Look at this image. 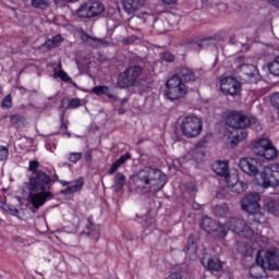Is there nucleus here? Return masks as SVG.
Wrapping results in <instances>:
<instances>
[{
	"mask_svg": "<svg viewBox=\"0 0 279 279\" xmlns=\"http://www.w3.org/2000/svg\"><path fill=\"white\" fill-rule=\"evenodd\" d=\"M137 182L143 184L145 189H149L151 193H158L167 184V174L160 171V169L145 167L137 172Z\"/></svg>",
	"mask_w": 279,
	"mask_h": 279,
	"instance_id": "nucleus-1",
	"label": "nucleus"
},
{
	"mask_svg": "<svg viewBox=\"0 0 279 279\" xmlns=\"http://www.w3.org/2000/svg\"><path fill=\"white\" fill-rule=\"evenodd\" d=\"M257 266H253L250 270L254 276L256 269H268L269 271L279 270V248H270L267 251H258L256 256Z\"/></svg>",
	"mask_w": 279,
	"mask_h": 279,
	"instance_id": "nucleus-2",
	"label": "nucleus"
},
{
	"mask_svg": "<svg viewBox=\"0 0 279 279\" xmlns=\"http://www.w3.org/2000/svg\"><path fill=\"white\" fill-rule=\"evenodd\" d=\"M145 70L140 65H131L118 75L117 84L119 88H132L138 86Z\"/></svg>",
	"mask_w": 279,
	"mask_h": 279,
	"instance_id": "nucleus-3",
	"label": "nucleus"
},
{
	"mask_svg": "<svg viewBox=\"0 0 279 279\" xmlns=\"http://www.w3.org/2000/svg\"><path fill=\"white\" fill-rule=\"evenodd\" d=\"M180 130L185 138H197L204 130V122L196 116H186L181 118Z\"/></svg>",
	"mask_w": 279,
	"mask_h": 279,
	"instance_id": "nucleus-4",
	"label": "nucleus"
},
{
	"mask_svg": "<svg viewBox=\"0 0 279 279\" xmlns=\"http://www.w3.org/2000/svg\"><path fill=\"white\" fill-rule=\"evenodd\" d=\"M53 183H56V180H51V175L45 173L43 170H38L29 178L28 191L51 192Z\"/></svg>",
	"mask_w": 279,
	"mask_h": 279,
	"instance_id": "nucleus-5",
	"label": "nucleus"
},
{
	"mask_svg": "<svg viewBox=\"0 0 279 279\" xmlns=\"http://www.w3.org/2000/svg\"><path fill=\"white\" fill-rule=\"evenodd\" d=\"M166 86L168 89L165 95L170 101H178V99H182L187 93L186 85L178 75L170 77Z\"/></svg>",
	"mask_w": 279,
	"mask_h": 279,
	"instance_id": "nucleus-6",
	"label": "nucleus"
},
{
	"mask_svg": "<svg viewBox=\"0 0 279 279\" xmlns=\"http://www.w3.org/2000/svg\"><path fill=\"white\" fill-rule=\"evenodd\" d=\"M253 154L260 156L265 160H276L278 158V149L267 138H259L253 146Z\"/></svg>",
	"mask_w": 279,
	"mask_h": 279,
	"instance_id": "nucleus-7",
	"label": "nucleus"
},
{
	"mask_svg": "<svg viewBox=\"0 0 279 279\" xmlns=\"http://www.w3.org/2000/svg\"><path fill=\"white\" fill-rule=\"evenodd\" d=\"M223 226L227 232L231 230V232L245 236L246 239H252L254 236V230H252V227H247L245 220L241 218L231 217Z\"/></svg>",
	"mask_w": 279,
	"mask_h": 279,
	"instance_id": "nucleus-8",
	"label": "nucleus"
},
{
	"mask_svg": "<svg viewBox=\"0 0 279 279\" xmlns=\"http://www.w3.org/2000/svg\"><path fill=\"white\" fill-rule=\"evenodd\" d=\"M104 4L99 1L89 0L84 2L77 10L76 14L78 19H95L104 12Z\"/></svg>",
	"mask_w": 279,
	"mask_h": 279,
	"instance_id": "nucleus-9",
	"label": "nucleus"
},
{
	"mask_svg": "<svg viewBox=\"0 0 279 279\" xmlns=\"http://www.w3.org/2000/svg\"><path fill=\"white\" fill-rule=\"evenodd\" d=\"M254 123H256L255 118H250L239 111H231L226 118V125L232 128V130L247 128V125H254Z\"/></svg>",
	"mask_w": 279,
	"mask_h": 279,
	"instance_id": "nucleus-10",
	"label": "nucleus"
},
{
	"mask_svg": "<svg viewBox=\"0 0 279 279\" xmlns=\"http://www.w3.org/2000/svg\"><path fill=\"white\" fill-rule=\"evenodd\" d=\"M201 228L207 232V234H213V232H217V236L220 239H225L228 235V230L226 226L222 223H217V221L213 220V218L206 216L203 218Z\"/></svg>",
	"mask_w": 279,
	"mask_h": 279,
	"instance_id": "nucleus-11",
	"label": "nucleus"
},
{
	"mask_svg": "<svg viewBox=\"0 0 279 279\" xmlns=\"http://www.w3.org/2000/svg\"><path fill=\"white\" fill-rule=\"evenodd\" d=\"M220 89L223 95H230L231 97H236L241 93V83L232 76H227L220 80Z\"/></svg>",
	"mask_w": 279,
	"mask_h": 279,
	"instance_id": "nucleus-12",
	"label": "nucleus"
},
{
	"mask_svg": "<svg viewBox=\"0 0 279 279\" xmlns=\"http://www.w3.org/2000/svg\"><path fill=\"white\" fill-rule=\"evenodd\" d=\"M233 68L235 73L244 74L247 80H253L254 75H256V66H254V64L245 63V58L243 56L234 58Z\"/></svg>",
	"mask_w": 279,
	"mask_h": 279,
	"instance_id": "nucleus-13",
	"label": "nucleus"
},
{
	"mask_svg": "<svg viewBox=\"0 0 279 279\" xmlns=\"http://www.w3.org/2000/svg\"><path fill=\"white\" fill-rule=\"evenodd\" d=\"M239 168L247 175H252L253 178L258 175V171L260 169V161L258 158L245 157L240 159Z\"/></svg>",
	"mask_w": 279,
	"mask_h": 279,
	"instance_id": "nucleus-14",
	"label": "nucleus"
},
{
	"mask_svg": "<svg viewBox=\"0 0 279 279\" xmlns=\"http://www.w3.org/2000/svg\"><path fill=\"white\" fill-rule=\"evenodd\" d=\"M49 199H53V193L51 192L37 191V192H32L28 195V202L29 204H32L35 210H38L39 208H41V206L44 204H47Z\"/></svg>",
	"mask_w": 279,
	"mask_h": 279,
	"instance_id": "nucleus-15",
	"label": "nucleus"
},
{
	"mask_svg": "<svg viewBox=\"0 0 279 279\" xmlns=\"http://www.w3.org/2000/svg\"><path fill=\"white\" fill-rule=\"evenodd\" d=\"M258 202H260V195L258 193L246 195L241 202L242 210H245V213H256V210H260Z\"/></svg>",
	"mask_w": 279,
	"mask_h": 279,
	"instance_id": "nucleus-16",
	"label": "nucleus"
},
{
	"mask_svg": "<svg viewBox=\"0 0 279 279\" xmlns=\"http://www.w3.org/2000/svg\"><path fill=\"white\" fill-rule=\"evenodd\" d=\"M213 170L217 175H220V178H225L226 182H229L230 180V170L228 169V162L226 161H217L213 165Z\"/></svg>",
	"mask_w": 279,
	"mask_h": 279,
	"instance_id": "nucleus-17",
	"label": "nucleus"
},
{
	"mask_svg": "<svg viewBox=\"0 0 279 279\" xmlns=\"http://www.w3.org/2000/svg\"><path fill=\"white\" fill-rule=\"evenodd\" d=\"M230 136L229 138L231 140V145H239V143H241V141H245L247 138V131H245V128H238V129H233L230 132Z\"/></svg>",
	"mask_w": 279,
	"mask_h": 279,
	"instance_id": "nucleus-18",
	"label": "nucleus"
},
{
	"mask_svg": "<svg viewBox=\"0 0 279 279\" xmlns=\"http://www.w3.org/2000/svg\"><path fill=\"white\" fill-rule=\"evenodd\" d=\"M177 77H180L181 82H197V75L189 68H179L177 71Z\"/></svg>",
	"mask_w": 279,
	"mask_h": 279,
	"instance_id": "nucleus-19",
	"label": "nucleus"
},
{
	"mask_svg": "<svg viewBox=\"0 0 279 279\" xmlns=\"http://www.w3.org/2000/svg\"><path fill=\"white\" fill-rule=\"evenodd\" d=\"M202 265L207 269V271H221L223 269V264L219 259L206 258L202 259Z\"/></svg>",
	"mask_w": 279,
	"mask_h": 279,
	"instance_id": "nucleus-20",
	"label": "nucleus"
},
{
	"mask_svg": "<svg viewBox=\"0 0 279 279\" xmlns=\"http://www.w3.org/2000/svg\"><path fill=\"white\" fill-rule=\"evenodd\" d=\"M145 5V0H123V7L128 14H132L136 12V10H141Z\"/></svg>",
	"mask_w": 279,
	"mask_h": 279,
	"instance_id": "nucleus-21",
	"label": "nucleus"
},
{
	"mask_svg": "<svg viewBox=\"0 0 279 279\" xmlns=\"http://www.w3.org/2000/svg\"><path fill=\"white\" fill-rule=\"evenodd\" d=\"M130 158H132V154L126 153L124 155H122L118 160H116L110 169L108 170V175H114V173H117V171H119V168L122 165H125V162H128V160H130Z\"/></svg>",
	"mask_w": 279,
	"mask_h": 279,
	"instance_id": "nucleus-22",
	"label": "nucleus"
},
{
	"mask_svg": "<svg viewBox=\"0 0 279 279\" xmlns=\"http://www.w3.org/2000/svg\"><path fill=\"white\" fill-rule=\"evenodd\" d=\"M84 186V178H78L75 181V184L72 186H68L65 190L61 191L62 195H73V193H77L80 191H82Z\"/></svg>",
	"mask_w": 279,
	"mask_h": 279,
	"instance_id": "nucleus-23",
	"label": "nucleus"
},
{
	"mask_svg": "<svg viewBox=\"0 0 279 279\" xmlns=\"http://www.w3.org/2000/svg\"><path fill=\"white\" fill-rule=\"evenodd\" d=\"M113 183L116 191L119 193V191H123V186L128 184V179L125 178V174L118 172L114 175Z\"/></svg>",
	"mask_w": 279,
	"mask_h": 279,
	"instance_id": "nucleus-24",
	"label": "nucleus"
},
{
	"mask_svg": "<svg viewBox=\"0 0 279 279\" xmlns=\"http://www.w3.org/2000/svg\"><path fill=\"white\" fill-rule=\"evenodd\" d=\"M186 252L189 256H195L197 254V243L195 240V235H190L187 239V246H186Z\"/></svg>",
	"mask_w": 279,
	"mask_h": 279,
	"instance_id": "nucleus-25",
	"label": "nucleus"
},
{
	"mask_svg": "<svg viewBox=\"0 0 279 279\" xmlns=\"http://www.w3.org/2000/svg\"><path fill=\"white\" fill-rule=\"evenodd\" d=\"M53 77L54 80L61 78V82H65V84H72V86H77V84H75V82L71 81V76H69V74L66 72H64V70H59L56 71L53 73Z\"/></svg>",
	"mask_w": 279,
	"mask_h": 279,
	"instance_id": "nucleus-26",
	"label": "nucleus"
},
{
	"mask_svg": "<svg viewBox=\"0 0 279 279\" xmlns=\"http://www.w3.org/2000/svg\"><path fill=\"white\" fill-rule=\"evenodd\" d=\"M228 213H230V206H228V204H226V203L216 205L214 207V215L216 217H226V215H228Z\"/></svg>",
	"mask_w": 279,
	"mask_h": 279,
	"instance_id": "nucleus-27",
	"label": "nucleus"
},
{
	"mask_svg": "<svg viewBox=\"0 0 279 279\" xmlns=\"http://www.w3.org/2000/svg\"><path fill=\"white\" fill-rule=\"evenodd\" d=\"M88 236H92V239H94L95 241H99L101 229L99 228V226L90 223V219H88Z\"/></svg>",
	"mask_w": 279,
	"mask_h": 279,
	"instance_id": "nucleus-28",
	"label": "nucleus"
},
{
	"mask_svg": "<svg viewBox=\"0 0 279 279\" xmlns=\"http://www.w3.org/2000/svg\"><path fill=\"white\" fill-rule=\"evenodd\" d=\"M228 186H231V191L233 193H244V191H247V183L243 182V181H236L233 185L230 184V181L227 182Z\"/></svg>",
	"mask_w": 279,
	"mask_h": 279,
	"instance_id": "nucleus-29",
	"label": "nucleus"
},
{
	"mask_svg": "<svg viewBox=\"0 0 279 279\" xmlns=\"http://www.w3.org/2000/svg\"><path fill=\"white\" fill-rule=\"evenodd\" d=\"M59 132H60V134H68V132H69V119H65L64 111H62L60 114Z\"/></svg>",
	"mask_w": 279,
	"mask_h": 279,
	"instance_id": "nucleus-30",
	"label": "nucleus"
},
{
	"mask_svg": "<svg viewBox=\"0 0 279 279\" xmlns=\"http://www.w3.org/2000/svg\"><path fill=\"white\" fill-rule=\"evenodd\" d=\"M267 68L271 75L279 77V56L276 57L274 61L269 62Z\"/></svg>",
	"mask_w": 279,
	"mask_h": 279,
	"instance_id": "nucleus-31",
	"label": "nucleus"
},
{
	"mask_svg": "<svg viewBox=\"0 0 279 279\" xmlns=\"http://www.w3.org/2000/svg\"><path fill=\"white\" fill-rule=\"evenodd\" d=\"M266 208L267 210L271 214V215H279V202L278 201H270L266 204Z\"/></svg>",
	"mask_w": 279,
	"mask_h": 279,
	"instance_id": "nucleus-32",
	"label": "nucleus"
},
{
	"mask_svg": "<svg viewBox=\"0 0 279 279\" xmlns=\"http://www.w3.org/2000/svg\"><path fill=\"white\" fill-rule=\"evenodd\" d=\"M49 1L51 0H32V5L37 10H47L49 8Z\"/></svg>",
	"mask_w": 279,
	"mask_h": 279,
	"instance_id": "nucleus-33",
	"label": "nucleus"
},
{
	"mask_svg": "<svg viewBox=\"0 0 279 279\" xmlns=\"http://www.w3.org/2000/svg\"><path fill=\"white\" fill-rule=\"evenodd\" d=\"M25 123V117L21 114H13L11 116V124L14 125V128H21Z\"/></svg>",
	"mask_w": 279,
	"mask_h": 279,
	"instance_id": "nucleus-34",
	"label": "nucleus"
},
{
	"mask_svg": "<svg viewBox=\"0 0 279 279\" xmlns=\"http://www.w3.org/2000/svg\"><path fill=\"white\" fill-rule=\"evenodd\" d=\"M248 215L253 216V221L256 223H265L266 221L265 215L260 210L248 211Z\"/></svg>",
	"mask_w": 279,
	"mask_h": 279,
	"instance_id": "nucleus-35",
	"label": "nucleus"
},
{
	"mask_svg": "<svg viewBox=\"0 0 279 279\" xmlns=\"http://www.w3.org/2000/svg\"><path fill=\"white\" fill-rule=\"evenodd\" d=\"M110 90V87L106 86V85H100V86H95L93 89H92V93H94V95H98V96H101V95H108Z\"/></svg>",
	"mask_w": 279,
	"mask_h": 279,
	"instance_id": "nucleus-36",
	"label": "nucleus"
},
{
	"mask_svg": "<svg viewBox=\"0 0 279 279\" xmlns=\"http://www.w3.org/2000/svg\"><path fill=\"white\" fill-rule=\"evenodd\" d=\"M86 43L89 45V47L94 48L101 47V45H104L102 39L93 38L89 35L86 36Z\"/></svg>",
	"mask_w": 279,
	"mask_h": 279,
	"instance_id": "nucleus-37",
	"label": "nucleus"
},
{
	"mask_svg": "<svg viewBox=\"0 0 279 279\" xmlns=\"http://www.w3.org/2000/svg\"><path fill=\"white\" fill-rule=\"evenodd\" d=\"M83 156L84 155L82 153H69L66 155V158H68L69 162L76 165V162H80V160H82Z\"/></svg>",
	"mask_w": 279,
	"mask_h": 279,
	"instance_id": "nucleus-38",
	"label": "nucleus"
},
{
	"mask_svg": "<svg viewBox=\"0 0 279 279\" xmlns=\"http://www.w3.org/2000/svg\"><path fill=\"white\" fill-rule=\"evenodd\" d=\"M0 206L5 210V213H10L11 215H19V209L12 205L0 202Z\"/></svg>",
	"mask_w": 279,
	"mask_h": 279,
	"instance_id": "nucleus-39",
	"label": "nucleus"
},
{
	"mask_svg": "<svg viewBox=\"0 0 279 279\" xmlns=\"http://www.w3.org/2000/svg\"><path fill=\"white\" fill-rule=\"evenodd\" d=\"M1 106L4 110H10V108H12V95H7L2 102H1Z\"/></svg>",
	"mask_w": 279,
	"mask_h": 279,
	"instance_id": "nucleus-40",
	"label": "nucleus"
},
{
	"mask_svg": "<svg viewBox=\"0 0 279 279\" xmlns=\"http://www.w3.org/2000/svg\"><path fill=\"white\" fill-rule=\"evenodd\" d=\"M38 167H40V163L37 160H31L28 171H32L33 175H36L38 173Z\"/></svg>",
	"mask_w": 279,
	"mask_h": 279,
	"instance_id": "nucleus-41",
	"label": "nucleus"
},
{
	"mask_svg": "<svg viewBox=\"0 0 279 279\" xmlns=\"http://www.w3.org/2000/svg\"><path fill=\"white\" fill-rule=\"evenodd\" d=\"M10 156V149L5 146H0V160H8V157Z\"/></svg>",
	"mask_w": 279,
	"mask_h": 279,
	"instance_id": "nucleus-42",
	"label": "nucleus"
},
{
	"mask_svg": "<svg viewBox=\"0 0 279 279\" xmlns=\"http://www.w3.org/2000/svg\"><path fill=\"white\" fill-rule=\"evenodd\" d=\"M81 106H82V102L80 98H72L68 104V108H73V109L80 108Z\"/></svg>",
	"mask_w": 279,
	"mask_h": 279,
	"instance_id": "nucleus-43",
	"label": "nucleus"
},
{
	"mask_svg": "<svg viewBox=\"0 0 279 279\" xmlns=\"http://www.w3.org/2000/svg\"><path fill=\"white\" fill-rule=\"evenodd\" d=\"M161 60L163 62H173V60H175V56H173L171 52H163L161 54Z\"/></svg>",
	"mask_w": 279,
	"mask_h": 279,
	"instance_id": "nucleus-44",
	"label": "nucleus"
},
{
	"mask_svg": "<svg viewBox=\"0 0 279 279\" xmlns=\"http://www.w3.org/2000/svg\"><path fill=\"white\" fill-rule=\"evenodd\" d=\"M54 44L51 39H48L44 45H41V49H47V51H49V49H54Z\"/></svg>",
	"mask_w": 279,
	"mask_h": 279,
	"instance_id": "nucleus-45",
	"label": "nucleus"
},
{
	"mask_svg": "<svg viewBox=\"0 0 279 279\" xmlns=\"http://www.w3.org/2000/svg\"><path fill=\"white\" fill-rule=\"evenodd\" d=\"M50 40L52 41V44H54V47H60V44L62 43V36L56 35Z\"/></svg>",
	"mask_w": 279,
	"mask_h": 279,
	"instance_id": "nucleus-46",
	"label": "nucleus"
},
{
	"mask_svg": "<svg viewBox=\"0 0 279 279\" xmlns=\"http://www.w3.org/2000/svg\"><path fill=\"white\" fill-rule=\"evenodd\" d=\"M204 43H206V40L194 43L192 44V47L193 49H196L197 51H199L201 49H204Z\"/></svg>",
	"mask_w": 279,
	"mask_h": 279,
	"instance_id": "nucleus-47",
	"label": "nucleus"
},
{
	"mask_svg": "<svg viewBox=\"0 0 279 279\" xmlns=\"http://www.w3.org/2000/svg\"><path fill=\"white\" fill-rule=\"evenodd\" d=\"M165 5H175L178 0H161Z\"/></svg>",
	"mask_w": 279,
	"mask_h": 279,
	"instance_id": "nucleus-48",
	"label": "nucleus"
},
{
	"mask_svg": "<svg viewBox=\"0 0 279 279\" xmlns=\"http://www.w3.org/2000/svg\"><path fill=\"white\" fill-rule=\"evenodd\" d=\"M107 97L109 98V99H113V101H119V96H117V95H114V94H111V93H108L107 92Z\"/></svg>",
	"mask_w": 279,
	"mask_h": 279,
	"instance_id": "nucleus-49",
	"label": "nucleus"
},
{
	"mask_svg": "<svg viewBox=\"0 0 279 279\" xmlns=\"http://www.w3.org/2000/svg\"><path fill=\"white\" fill-rule=\"evenodd\" d=\"M84 158L87 162H90V160H93V154L90 151H86Z\"/></svg>",
	"mask_w": 279,
	"mask_h": 279,
	"instance_id": "nucleus-50",
	"label": "nucleus"
},
{
	"mask_svg": "<svg viewBox=\"0 0 279 279\" xmlns=\"http://www.w3.org/2000/svg\"><path fill=\"white\" fill-rule=\"evenodd\" d=\"M270 5H274L275 8H279V0H267Z\"/></svg>",
	"mask_w": 279,
	"mask_h": 279,
	"instance_id": "nucleus-51",
	"label": "nucleus"
},
{
	"mask_svg": "<svg viewBox=\"0 0 279 279\" xmlns=\"http://www.w3.org/2000/svg\"><path fill=\"white\" fill-rule=\"evenodd\" d=\"M57 179V182H60V184H62V186H69V184H71L70 182L68 181H64V180H58V177H56Z\"/></svg>",
	"mask_w": 279,
	"mask_h": 279,
	"instance_id": "nucleus-52",
	"label": "nucleus"
},
{
	"mask_svg": "<svg viewBox=\"0 0 279 279\" xmlns=\"http://www.w3.org/2000/svg\"><path fill=\"white\" fill-rule=\"evenodd\" d=\"M187 190L194 192V191H195V184L191 183V184L187 186Z\"/></svg>",
	"mask_w": 279,
	"mask_h": 279,
	"instance_id": "nucleus-53",
	"label": "nucleus"
},
{
	"mask_svg": "<svg viewBox=\"0 0 279 279\" xmlns=\"http://www.w3.org/2000/svg\"><path fill=\"white\" fill-rule=\"evenodd\" d=\"M118 113L119 114H125V110L123 108H121V109L118 110Z\"/></svg>",
	"mask_w": 279,
	"mask_h": 279,
	"instance_id": "nucleus-54",
	"label": "nucleus"
},
{
	"mask_svg": "<svg viewBox=\"0 0 279 279\" xmlns=\"http://www.w3.org/2000/svg\"><path fill=\"white\" fill-rule=\"evenodd\" d=\"M128 102V98H124L121 100V104H126Z\"/></svg>",
	"mask_w": 279,
	"mask_h": 279,
	"instance_id": "nucleus-55",
	"label": "nucleus"
},
{
	"mask_svg": "<svg viewBox=\"0 0 279 279\" xmlns=\"http://www.w3.org/2000/svg\"><path fill=\"white\" fill-rule=\"evenodd\" d=\"M70 3H75L78 0H68Z\"/></svg>",
	"mask_w": 279,
	"mask_h": 279,
	"instance_id": "nucleus-56",
	"label": "nucleus"
},
{
	"mask_svg": "<svg viewBox=\"0 0 279 279\" xmlns=\"http://www.w3.org/2000/svg\"><path fill=\"white\" fill-rule=\"evenodd\" d=\"M230 43H231L232 45H234V38H231V39H230Z\"/></svg>",
	"mask_w": 279,
	"mask_h": 279,
	"instance_id": "nucleus-57",
	"label": "nucleus"
},
{
	"mask_svg": "<svg viewBox=\"0 0 279 279\" xmlns=\"http://www.w3.org/2000/svg\"><path fill=\"white\" fill-rule=\"evenodd\" d=\"M154 225V222H150V225L149 226H153Z\"/></svg>",
	"mask_w": 279,
	"mask_h": 279,
	"instance_id": "nucleus-58",
	"label": "nucleus"
}]
</instances>
